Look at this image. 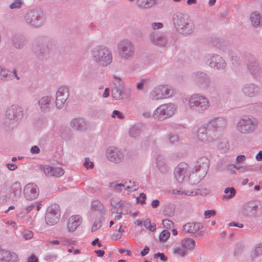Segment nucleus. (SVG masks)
Returning <instances> with one entry per match:
<instances>
[{
	"mask_svg": "<svg viewBox=\"0 0 262 262\" xmlns=\"http://www.w3.org/2000/svg\"><path fill=\"white\" fill-rule=\"evenodd\" d=\"M227 118L224 116L212 117L204 124H198L192 129V134L197 142L210 144L222 138L217 132L223 130L226 126Z\"/></svg>",
	"mask_w": 262,
	"mask_h": 262,
	"instance_id": "nucleus-1",
	"label": "nucleus"
},
{
	"mask_svg": "<svg viewBox=\"0 0 262 262\" xmlns=\"http://www.w3.org/2000/svg\"><path fill=\"white\" fill-rule=\"evenodd\" d=\"M90 55L94 63L102 68L107 67L113 62L112 51L104 45H99L93 47L90 51Z\"/></svg>",
	"mask_w": 262,
	"mask_h": 262,
	"instance_id": "nucleus-2",
	"label": "nucleus"
},
{
	"mask_svg": "<svg viewBox=\"0 0 262 262\" xmlns=\"http://www.w3.org/2000/svg\"><path fill=\"white\" fill-rule=\"evenodd\" d=\"M172 21L177 31L184 35H189L195 30V25L191 17L186 13L177 12L172 17Z\"/></svg>",
	"mask_w": 262,
	"mask_h": 262,
	"instance_id": "nucleus-3",
	"label": "nucleus"
},
{
	"mask_svg": "<svg viewBox=\"0 0 262 262\" xmlns=\"http://www.w3.org/2000/svg\"><path fill=\"white\" fill-rule=\"evenodd\" d=\"M189 109L199 114H204L210 107V102L205 95L200 93L191 95L188 99Z\"/></svg>",
	"mask_w": 262,
	"mask_h": 262,
	"instance_id": "nucleus-4",
	"label": "nucleus"
},
{
	"mask_svg": "<svg viewBox=\"0 0 262 262\" xmlns=\"http://www.w3.org/2000/svg\"><path fill=\"white\" fill-rule=\"evenodd\" d=\"M55 46L53 40L48 37H40L32 44V51L38 57L47 58Z\"/></svg>",
	"mask_w": 262,
	"mask_h": 262,
	"instance_id": "nucleus-5",
	"label": "nucleus"
},
{
	"mask_svg": "<svg viewBox=\"0 0 262 262\" xmlns=\"http://www.w3.org/2000/svg\"><path fill=\"white\" fill-rule=\"evenodd\" d=\"M258 125L257 119L250 115H245L239 118L236 123L237 131L242 135L253 134Z\"/></svg>",
	"mask_w": 262,
	"mask_h": 262,
	"instance_id": "nucleus-6",
	"label": "nucleus"
},
{
	"mask_svg": "<svg viewBox=\"0 0 262 262\" xmlns=\"http://www.w3.org/2000/svg\"><path fill=\"white\" fill-rule=\"evenodd\" d=\"M209 167V159L205 157L200 158L192 173L189 176L190 183L192 184L198 183L206 176Z\"/></svg>",
	"mask_w": 262,
	"mask_h": 262,
	"instance_id": "nucleus-7",
	"label": "nucleus"
},
{
	"mask_svg": "<svg viewBox=\"0 0 262 262\" xmlns=\"http://www.w3.org/2000/svg\"><path fill=\"white\" fill-rule=\"evenodd\" d=\"M176 94V91L172 86L161 84L156 86L150 91L148 98L152 101H158L171 98Z\"/></svg>",
	"mask_w": 262,
	"mask_h": 262,
	"instance_id": "nucleus-8",
	"label": "nucleus"
},
{
	"mask_svg": "<svg viewBox=\"0 0 262 262\" xmlns=\"http://www.w3.org/2000/svg\"><path fill=\"white\" fill-rule=\"evenodd\" d=\"M23 117V109L14 104L8 108L6 112L5 124L10 128L16 127Z\"/></svg>",
	"mask_w": 262,
	"mask_h": 262,
	"instance_id": "nucleus-9",
	"label": "nucleus"
},
{
	"mask_svg": "<svg viewBox=\"0 0 262 262\" xmlns=\"http://www.w3.org/2000/svg\"><path fill=\"white\" fill-rule=\"evenodd\" d=\"M177 106L173 103L160 105L153 112L152 117L158 120H164L170 118L176 113Z\"/></svg>",
	"mask_w": 262,
	"mask_h": 262,
	"instance_id": "nucleus-10",
	"label": "nucleus"
},
{
	"mask_svg": "<svg viewBox=\"0 0 262 262\" xmlns=\"http://www.w3.org/2000/svg\"><path fill=\"white\" fill-rule=\"evenodd\" d=\"M117 50L120 57L123 60L130 59L134 56L135 46L129 39H122L117 45Z\"/></svg>",
	"mask_w": 262,
	"mask_h": 262,
	"instance_id": "nucleus-11",
	"label": "nucleus"
},
{
	"mask_svg": "<svg viewBox=\"0 0 262 262\" xmlns=\"http://www.w3.org/2000/svg\"><path fill=\"white\" fill-rule=\"evenodd\" d=\"M191 78L196 85L203 90L208 89L211 83L209 75L203 71H197L192 73Z\"/></svg>",
	"mask_w": 262,
	"mask_h": 262,
	"instance_id": "nucleus-12",
	"label": "nucleus"
},
{
	"mask_svg": "<svg viewBox=\"0 0 262 262\" xmlns=\"http://www.w3.org/2000/svg\"><path fill=\"white\" fill-rule=\"evenodd\" d=\"M26 23L31 27L38 28L44 23L43 13L39 10H32L28 12L25 16Z\"/></svg>",
	"mask_w": 262,
	"mask_h": 262,
	"instance_id": "nucleus-13",
	"label": "nucleus"
},
{
	"mask_svg": "<svg viewBox=\"0 0 262 262\" xmlns=\"http://www.w3.org/2000/svg\"><path fill=\"white\" fill-rule=\"evenodd\" d=\"M204 60L210 68L214 70H222L226 67L225 59L217 54L209 53L205 56Z\"/></svg>",
	"mask_w": 262,
	"mask_h": 262,
	"instance_id": "nucleus-14",
	"label": "nucleus"
},
{
	"mask_svg": "<svg viewBox=\"0 0 262 262\" xmlns=\"http://www.w3.org/2000/svg\"><path fill=\"white\" fill-rule=\"evenodd\" d=\"M60 216L59 207L57 204H52L47 209L45 221L47 225L53 226L59 220Z\"/></svg>",
	"mask_w": 262,
	"mask_h": 262,
	"instance_id": "nucleus-15",
	"label": "nucleus"
},
{
	"mask_svg": "<svg viewBox=\"0 0 262 262\" xmlns=\"http://www.w3.org/2000/svg\"><path fill=\"white\" fill-rule=\"evenodd\" d=\"M247 69L252 76L256 80H259L262 74V65L257 59L251 58L248 60Z\"/></svg>",
	"mask_w": 262,
	"mask_h": 262,
	"instance_id": "nucleus-16",
	"label": "nucleus"
},
{
	"mask_svg": "<svg viewBox=\"0 0 262 262\" xmlns=\"http://www.w3.org/2000/svg\"><path fill=\"white\" fill-rule=\"evenodd\" d=\"M106 156L109 161L115 163L121 162L124 157L123 151L115 146H110L107 148Z\"/></svg>",
	"mask_w": 262,
	"mask_h": 262,
	"instance_id": "nucleus-17",
	"label": "nucleus"
},
{
	"mask_svg": "<svg viewBox=\"0 0 262 262\" xmlns=\"http://www.w3.org/2000/svg\"><path fill=\"white\" fill-rule=\"evenodd\" d=\"M174 178L179 183H181L188 178V165L185 162L179 163L175 168L174 171Z\"/></svg>",
	"mask_w": 262,
	"mask_h": 262,
	"instance_id": "nucleus-18",
	"label": "nucleus"
},
{
	"mask_svg": "<svg viewBox=\"0 0 262 262\" xmlns=\"http://www.w3.org/2000/svg\"><path fill=\"white\" fill-rule=\"evenodd\" d=\"M23 192L24 197L28 201H33L36 199L39 193L38 186L33 183H30L26 185Z\"/></svg>",
	"mask_w": 262,
	"mask_h": 262,
	"instance_id": "nucleus-19",
	"label": "nucleus"
},
{
	"mask_svg": "<svg viewBox=\"0 0 262 262\" xmlns=\"http://www.w3.org/2000/svg\"><path fill=\"white\" fill-rule=\"evenodd\" d=\"M69 97L68 88L65 86L60 87L56 93V106L58 108H62Z\"/></svg>",
	"mask_w": 262,
	"mask_h": 262,
	"instance_id": "nucleus-20",
	"label": "nucleus"
},
{
	"mask_svg": "<svg viewBox=\"0 0 262 262\" xmlns=\"http://www.w3.org/2000/svg\"><path fill=\"white\" fill-rule=\"evenodd\" d=\"M151 42L159 47H167L168 45L167 37L166 35L160 32H154L150 35Z\"/></svg>",
	"mask_w": 262,
	"mask_h": 262,
	"instance_id": "nucleus-21",
	"label": "nucleus"
},
{
	"mask_svg": "<svg viewBox=\"0 0 262 262\" xmlns=\"http://www.w3.org/2000/svg\"><path fill=\"white\" fill-rule=\"evenodd\" d=\"M128 183H131V181H126L124 183H118L117 181H114L110 183V187L117 192H120L122 189L127 190L129 192L136 191L139 188L138 185L135 184L133 186H130Z\"/></svg>",
	"mask_w": 262,
	"mask_h": 262,
	"instance_id": "nucleus-22",
	"label": "nucleus"
},
{
	"mask_svg": "<svg viewBox=\"0 0 262 262\" xmlns=\"http://www.w3.org/2000/svg\"><path fill=\"white\" fill-rule=\"evenodd\" d=\"M71 127L79 132L86 130L89 126V122L82 117H76L71 119L70 122Z\"/></svg>",
	"mask_w": 262,
	"mask_h": 262,
	"instance_id": "nucleus-23",
	"label": "nucleus"
},
{
	"mask_svg": "<svg viewBox=\"0 0 262 262\" xmlns=\"http://www.w3.org/2000/svg\"><path fill=\"white\" fill-rule=\"evenodd\" d=\"M53 98L48 95L42 96L37 101L39 110L43 113L49 112L53 107Z\"/></svg>",
	"mask_w": 262,
	"mask_h": 262,
	"instance_id": "nucleus-24",
	"label": "nucleus"
},
{
	"mask_svg": "<svg viewBox=\"0 0 262 262\" xmlns=\"http://www.w3.org/2000/svg\"><path fill=\"white\" fill-rule=\"evenodd\" d=\"M183 230L189 234H195V236L198 237L203 235V232L199 231L203 228V225L198 222H189L186 223L183 226Z\"/></svg>",
	"mask_w": 262,
	"mask_h": 262,
	"instance_id": "nucleus-25",
	"label": "nucleus"
},
{
	"mask_svg": "<svg viewBox=\"0 0 262 262\" xmlns=\"http://www.w3.org/2000/svg\"><path fill=\"white\" fill-rule=\"evenodd\" d=\"M242 92L247 97H255L259 94L260 88L255 83H248L243 86Z\"/></svg>",
	"mask_w": 262,
	"mask_h": 262,
	"instance_id": "nucleus-26",
	"label": "nucleus"
},
{
	"mask_svg": "<svg viewBox=\"0 0 262 262\" xmlns=\"http://www.w3.org/2000/svg\"><path fill=\"white\" fill-rule=\"evenodd\" d=\"M0 260L2 262H19L17 254L11 251L0 250Z\"/></svg>",
	"mask_w": 262,
	"mask_h": 262,
	"instance_id": "nucleus-27",
	"label": "nucleus"
},
{
	"mask_svg": "<svg viewBox=\"0 0 262 262\" xmlns=\"http://www.w3.org/2000/svg\"><path fill=\"white\" fill-rule=\"evenodd\" d=\"M45 174L48 177H54L58 178L64 174V170L61 167H53L50 165H45L42 167Z\"/></svg>",
	"mask_w": 262,
	"mask_h": 262,
	"instance_id": "nucleus-28",
	"label": "nucleus"
},
{
	"mask_svg": "<svg viewBox=\"0 0 262 262\" xmlns=\"http://www.w3.org/2000/svg\"><path fill=\"white\" fill-rule=\"evenodd\" d=\"M82 223V218L79 215H72L67 223L68 231L73 232L76 230Z\"/></svg>",
	"mask_w": 262,
	"mask_h": 262,
	"instance_id": "nucleus-29",
	"label": "nucleus"
},
{
	"mask_svg": "<svg viewBox=\"0 0 262 262\" xmlns=\"http://www.w3.org/2000/svg\"><path fill=\"white\" fill-rule=\"evenodd\" d=\"M22 190L21 184L19 182L12 183L10 188L9 198L14 200L20 196Z\"/></svg>",
	"mask_w": 262,
	"mask_h": 262,
	"instance_id": "nucleus-30",
	"label": "nucleus"
},
{
	"mask_svg": "<svg viewBox=\"0 0 262 262\" xmlns=\"http://www.w3.org/2000/svg\"><path fill=\"white\" fill-rule=\"evenodd\" d=\"M154 163L155 166L161 171L166 170V163L163 156L159 154L156 153L153 157Z\"/></svg>",
	"mask_w": 262,
	"mask_h": 262,
	"instance_id": "nucleus-31",
	"label": "nucleus"
},
{
	"mask_svg": "<svg viewBox=\"0 0 262 262\" xmlns=\"http://www.w3.org/2000/svg\"><path fill=\"white\" fill-rule=\"evenodd\" d=\"M112 96L116 100H120L126 98L123 87L115 86L112 90Z\"/></svg>",
	"mask_w": 262,
	"mask_h": 262,
	"instance_id": "nucleus-32",
	"label": "nucleus"
},
{
	"mask_svg": "<svg viewBox=\"0 0 262 262\" xmlns=\"http://www.w3.org/2000/svg\"><path fill=\"white\" fill-rule=\"evenodd\" d=\"M11 42L14 47L17 49H21L24 46L26 39L21 35H15L12 37Z\"/></svg>",
	"mask_w": 262,
	"mask_h": 262,
	"instance_id": "nucleus-33",
	"label": "nucleus"
},
{
	"mask_svg": "<svg viewBox=\"0 0 262 262\" xmlns=\"http://www.w3.org/2000/svg\"><path fill=\"white\" fill-rule=\"evenodd\" d=\"M251 25L257 27L262 24V16L257 12H254L251 14L249 18Z\"/></svg>",
	"mask_w": 262,
	"mask_h": 262,
	"instance_id": "nucleus-34",
	"label": "nucleus"
},
{
	"mask_svg": "<svg viewBox=\"0 0 262 262\" xmlns=\"http://www.w3.org/2000/svg\"><path fill=\"white\" fill-rule=\"evenodd\" d=\"M181 246L186 251L193 250L195 246V241L190 237H186L182 239L181 242Z\"/></svg>",
	"mask_w": 262,
	"mask_h": 262,
	"instance_id": "nucleus-35",
	"label": "nucleus"
},
{
	"mask_svg": "<svg viewBox=\"0 0 262 262\" xmlns=\"http://www.w3.org/2000/svg\"><path fill=\"white\" fill-rule=\"evenodd\" d=\"M256 207L252 203H248L244 206L242 209L243 213L246 216L254 215L256 212Z\"/></svg>",
	"mask_w": 262,
	"mask_h": 262,
	"instance_id": "nucleus-36",
	"label": "nucleus"
},
{
	"mask_svg": "<svg viewBox=\"0 0 262 262\" xmlns=\"http://www.w3.org/2000/svg\"><path fill=\"white\" fill-rule=\"evenodd\" d=\"M236 189L233 187H227L224 190V194L223 198L225 200H229L233 199L236 195Z\"/></svg>",
	"mask_w": 262,
	"mask_h": 262,
	"instance_id": "nucleus-37",
	"label": "nucleus"
},
{
	"mask_svg": "<svg viewBox=\"0 0 262 262\" xmlns=\"http://www.w3.org/2000/svg\"><path fill=\"white\" fill-rule=\"evenodd\" d=\"M137 5L141 8H149L155 6L156 4V0H137Z\"/></svg>",
	"mask_w": 262,
	"mask_h": 262,
	"instance_id": "nucleus-38",
	"label": "nucleus"
},
{
	"mask_svg": "<svg viewBox=\"0 0 262 262\" xmlns=\"http://www.w3.org/2000/svg\"><path fill=\"white\" fill-rule=\"evenodd\" d=\"M91 209L93 211H98L100 213L105 211L104 205L98 200H94L92 202Z\"/></svg>",
	"mask_w": 262,
	"mask_h": 262,
	"instance_id": "nucleus-39",
	"label": "nucleus"
},
{
	"mask_svg": "<svg viewBox=\"0 0 262 262\" xmlns=\"http://www.w3.org/2000/svg\"><path fill=\"white\" fill-rule=\"evenodd\" d=\"M49 243L50 245H64L66 244H70V241L69 239L65 238L64 237H60L57 239L50 241Z\"/></svg>",
	"mask_w": 262,
	"mask_h": 262,
	"instance_id": "nucleus-40",
	"label": "nucleus"
},
{
	"mask_svg": "<svg viewBox=\"0 0 262 262\" xmlns=\"http://www.w3.org/2000/svg\"><path fill=\"white\" fill-rule=\"evenodd\" d=\"M199 192L194 191L191 190H183L181 189L180 190L178 189H173L172 190V193L173 194H180V195H195L198 194Z\"/></svg>",
	"mask_w": 262,
	"mask_h": 262,
	"instance_id": "nucleus-41",
	"label": "nucleus"
},
{
	"mask_svg": "<svg viewBox=\"0 0 262 262\" xmlns=\"http://www.w3.org/2000/svg\"><path fill=\"white\" fill-rule=\"evenodd\" d=\"M187 251L182 247H176L173 249V254L175 256L184 257L187 254Z\"/></svg>",
	"mask_w": 262,
	"mask_h": 262,
	"instance_id": "nucleus-42",
	"label": "nucleus"
},
{
	"mask_svg": "<svg viewBox=\"0 0 262 262\" xmlns=\"http://www.w3.org/2000/svg\"><path fill=\"white\" fill-rule=\"evenodd\" d=\"M141 132V126L139 125H135L130 129L129 135L132 137L136 138L140 135Z\"/></svg>",
	"mask_w": 262,
	"mask_h": 262,
	"instance_id": "nucleus-43",
	"label": "nucleus"
},
{
	"mask_svg": "<svg viewBox=\"0 0 262 262\" xmlns=\"http://www.w3.org/2000/svg\"><path fill=\"white\" fill-rule=\"evenodd\" d=\"M167 137L168 139L169 143L171 144H176L179 142V137L176 134H174L172 133H169L167 135Z\"/></svg>",
	"mask_w": 262,
	"mask_h": 262,
	"instance_id": "nucleus-44",
	"label": "nucleus"
},
{
	"mask_svg": "<svg viewBox=\"0 0 262 262\" xmlns=\"http://www.w3.org/2000/svg\"><path fill=\"white\" fill-rule=\"evenodd\" d=\"M144 226L147 229L150 231H154L156 229V225L155 224H151L150 220L149 219H146L144 222Z\"/></svg>",
	"mask_w": 262,
	"mask_h": 262,
	"instance_id": "nucleus-45",
	"label": "nucleus"
},
{
	"mask_svg": "<svg viewBox=\"0 0 262 262\" xmlns=\"http://www.w3.org/2000/svg\"><path fill=\"white\" fill-rule=\"evenodd\" d=\"M148 79L146 78L141 79L136 84V88L138 90L142 91L144 89V85L148 83Z\"/></svg>",
	"mask_w": 262,
	"mask_h": 262,
	"instance_id": "nucleus-46",
	"label": "nucleus"
},
{
	"mask_svg": "<svg viewBox=\"0 0 262 262\" xmlns=\"http://www.w3.org/2000/svg\"><path fill=\"white\" fill-rule=\"evenodd\" d=\"M218 149L222 152L225 153L229 148V145L226 142H221L217 145Z\"/></svg>",
	"mask_w": 262,
	"mask_h": 262,
	"instance_id": "nucleus-47",
	"label": "nucleus"
},
{
	"mask_svg": "<svg viewBox=\"0 0 262 262\" xmlns=\"http://www.w3.org/2000/svg\"><path fill=\"white\" fill-rule=\"evenodd\" d=\"M170 233L168 230H164L162 231L159 235L160 241L161 242H165L169 237Z\"/></svg>",
	"mask_w": 262,
	"mask_h": 262,
	"instance_id": "nucleus-48",
	"label": "nucleus"
},
{
	"mask_svg": "<svg viewBox=\"0 0 262 262\" xmlns=\"http://www.w3.org/2000/svg\"><path fill=\"white\" fill-rule=\"evenodd\" d=\"M114 82L115 84H118L119 87H123L124 85V82L121 78V77L118 75H114L113 76Z\"/></svg>",
	"mask_w": 262,
	"mask_h": 262,
	"instance_id": "nucleus-49",
	"label": "nucleus"
},
{
	"mask_svg": "<svg viewBox=\"0 0 262 262\" xmlns=\"http://www.w3.org/2000/svg\"><path fill=\"white\" fill-rule=\"evenodd\" d=\"M262 255V243L257 245L254 250L253 256L257 257Z\"/></svg>",
	"mask_w": 262,
	"mask_h": 262,
	"instance_id": "nucleus-50",
	"label": "nucleus"
},
{
	"mask_svg": "<svg viewBox=\"0 0 262 262\" xmlns=\"http://www.w3.org/2000/svg\"><path fill=\"white\" fill-rule=\"evenodd\" d=\"M21 5L22 2L21 0H15L10 5L9 8L10 9H19L21 7Z\"/></svg>",
	"mask_w": 262,
	"mask_h": 262,
	"instance_id": "nucleus-51",
	"label": "nucleus"
},
{
	"mask_svg": "<svg viewBox=\"0 0 262 262\" xmlns=\"http://www.w3.org/2000/svg\"><path fill=\"white\" fill-rule=\"evenodd\" d=\"M162 225L165 228L167 229H170L174 226L173 223L168 219L163 220Z\"/></svg>",
	"mask_w": 262,
	"mask_h": 262,
	"instance_id": "nucleus-52",
	"label": "nucleus"
},
{
	"mask_svg": "<svg viewBox=\"0 0 262 262\" xmlns=\"http://www.w3.org/2000/svg\"><path fill=\"white\" fill-rule=\"evenodd\" d=\"M83 166L86 169H88V168L92 169L94 167V163L90 161V159L89 158H85L84 159Z\"/></svg>",
	"mask_w": 262,
	"mask_h": 262,
	"instance_id": "nucleus-53",
	"label": "nucleus"
},
{
	"mask_svg": "<svg viewBox=\"0 0 262 262\" xmlns=\"http://www.w3.org/2000/svg\"><path fill=\"white\" fill-rule=\"evenodd\" d=\"M102 225V222L100 220L95 221L92 227V231L94 232L99 229Z\"/></svg>",
	"mask_w": 262,
	"mask_h": 262,
	"instance_id": "nucleus-54",
	"label": "nucleus"
},
{
	"mask_svg": "<svg viewBox=\"0 0 262 262\" xmlns=\"http://www.w3.org/2000/svg\"><path fill=\"white\" fill-rule=\"evenodd\" d=\"M22 235L26 239H29L33 237V233L31 231L25 230L22 232Z\"/></svg>",
	"mask_w": 262,
	"mask_h": 262,
	"instance_id": "nucleus-55",
	"label": "nucleus"
},
{
	"mask_svg": "<svg viewBox=\"0 0 262 262\" xmlns=\"http://www.w3.org/2000/svg\"><path fill=\"white\" fill-rule=\"evenodd\" d=\"M9 73V70L0 67V79L5 78Z\"/></svg>",
	"mask_w": 262,
	"mask_h": 262,
	"instance_id": "nucleus-56",
	"label": "nucleus"
},
{
	"mask_svg": "<svg viewBox=\"0 0 262 262\" xmlns=\"http://www.w3.org/2000/svg\"><path fill=\"white\" fill-rule=\"evenodd\" d=\"M154 258H159L162 261H166L167 260V258L165 256L163 253L158 252L154 254Z\"/></svg>",
	"mask_w": 262,
	"mask_h": 262,
	"instance_id": "nucleus-57",
	"label": "nucleus"
},
{
	"mask_svg": "<svg viewBox=\"0 0 262 262\" xmlns=\"http://www.w3.org/2000/svg\"><path fill=\"white\" fill-rule=\"evenodd\" d=\"M146 199V194L144 193H141L138 197L137 198V202L140 203L142 204H145V201Z\"/></svg>",
	"mask_w": 262,
	"mask_h": 262,
	"instance_id": "nucleus-58",
	"label": "nucleus"
},
{
	"mask_svg": "<svg viewBox=\"0 0 262 262\" xmlns=\"http://www.w3.org/2000/svg\"><path fill=\"white\" fill-rule=\"evenodd\" d=\"M45 259L48 262H54L57 259L56 255L52 254H48L45 256Z\"/></svg>",
	"mask_w": 262,
	"mask_h": 262,
	"instance_id": "nucleus-59",
	"label": "nucleus"
},
{
	"mask_svg": "<svg viewBox=\"0 0 262 262\" xmlns=\"http://www.w3.org/2000/svg\"><path fill=\"white\" fill-rule=\"evenodd\" d=\"M216 214V212L213 210H206L204 212L205 217L206 219H208L211 216H214Z\"/></svg>",
	"mask_w": 262,
	"mask_h": 262,
	"instance_id": "nucleus-60",
	"label": "nucleus"
},
{
	"mask_svg": "<svg viewBox=\"0 0 262 262\" xmlns=\"http://www.w3.org/2000/svg\"><path fill=\"white\" fill-rule=\"evenodd\" d=\"M112 117L113 118H118L119 119H122L124 117L123 114L117 110H115L113 112Z\"/></svg>",
	"mask_w": 262,
	"mask_h": 262,
	"instance_id": "nucleus-61",
	"label": "nucleus"
},
{
	"mask_svg": "<svg viewBox=\"0 0 262 262\" xmlns=\"http://www.w3.org/2000/svg\"><path fill=\"white\" fill-rule=\"evenodd\" d=\"M152 28L156 30L161 29L163 27V24L162 23H152L151 24Z\"/></svg>",
	"mask_w": 262,
	"mask_h": 262,
	"instance_id": "nucleus-62",
	"label": "nucleus"
},
{
	"mask_svg": "<svg viewBox=\"0 0 262 262\" xmlns=\"http://www.w3.org/2000/svg\"><path fill=\"white\" fill-rule=\"evenodd\" d=\"M40 152V148L36 145L33 146L30 149V152L32 155L37 154Z\"/></svg>",
	"mask_w": 262,
	"mask_h": 262,
	"instance_id": "nucleus-63",
	"label": "nucleus"
},
{
	"mask_svg": "<svg viewBox=\"0 0 262 262\" xmlns=\"http://www.w3.org/2000/svg\"><path fill=\"white\" fill-rule=\"evenodd\" d=\"M36 206V204H32L28 207H27L25 209V213H28L30 212Z\"/></svg>",
	"mask_w": 262,
	"mask_h": 262,
	"instance_id": "nucleus-64",
	"label": "nucleus"
}]
</instances>
